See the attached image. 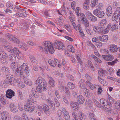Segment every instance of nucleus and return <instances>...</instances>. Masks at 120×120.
<instances>
[{
	"mask_svg": "<svg viewBox=\"0 0 120 120\" xmlns=\"http://www.w3.org/2000/svg\"><path fill=\"white\" fill-rule=\"evenodd\" d=\"M35 84L38 86H36V90L39 92H41L42 90L45 91L47 89V83L45 79L42 77H38L35 81Z\"/></svg>",
	"mask_w": 120,
	"mask_h": 120,
	"instance_id": "1",
	"label": "nucleus"
},
{
	"mask_svg": "<svg viewBox=\"0 0 120 120\" xmlns=\"http://www.w3.org/2000/svg\"><path fill=\"white\" fill-rule=\"evenodd\" d=\"M35 84L38 86H36V90L39 92H41L42 90L45 91L47 89V83L45 79L42 77H38L35 81Z\"/></svg>",
	"mask_w": 120,
	"mask_h": 120,
	"instance_id": "2",
	"label": "nucleus"
},
{
	"mask_svg": "<svg viewBox=\"0 0 120 120\" xmlns=\"http://www.w3.org/2000/svg\"><path fill=\"white\" fill-rule=\"evenodd\" d=\"M43 45L44 48L40 46V48L41 50H42L45 53H47L48 51L51 54H53L54 51V48L53 47L52 44L49 41H45L44 42Z\"/></svg>",
	"mask_w": 120,
	"mask_h": 120,
	"instance_id": "3",
	"label": "nucleus"
},
{
	"mask_svg": "<svg viewBox=\"0 0 120 120\" xmlns=\"http://www.w3.org/2000/svg\"><path fill=\"white\" fill-rule=\"evenodd\" d=\"M6 36L10 41H13L15 43L18 44V46L20 48L23 49H25L26 46V44L20 42L19 39L16 38L14 35L8 34L6 35Z\"/></svg>",
	"mask_w": 120,
	"mask_h": 120,
	"instance_id": "4",
	"label": "nucleus"
},
{
	"mask_svg": "<svg viewBox=\"0 0 120 120\" xmlns=\"http://www.w3.org/2000/svg\"><path fill=\"white\" fill-rule=\"evenodd\" d=\"M11 66L13 71H15V72H16L20 75H23V72L21 69V66L18 65L17 62L11 63Z\"/></svg>",
	"mask_w": 120,
	"mask_h": 120,
	"instance_id": "5",
	"label": "nucleus"
},
{
	"mask_svg": "<svg viewBox=\"0 0 120 120\" xmlns=\"http://www.w3.org/2000/svg\"><path fill=\"white\" fill-rule=\"evenodd\" d=\"M32 94H30L29 95V98L30 99V101L32 102L33 103L34 102L35 104L36 102V101H35L34 98H38L39 97V95L38 92L41 93V92H39L36 90V88H33L32 89Z\"/></svg>",
	"mask_w": 120,
	"mask_h": 120,
	"instance_id": "6",
	"label": "nucleus"
},
{
	"mask_svg": "<svg viewBox=\"0 0 120 120\" xmlns=\"http://www.w3.org/2000/svg\"><path fill=\"white\" fill-rule=\"evenodd\" d=\"M12 75H7V78L5 80V82L10 84H15L16 82H18L16 81V79Z\"/></svg>",
	"mask_w": 120,
	"mask_h": 120,
	"instance_id": "7",
	"label": "nucleus"
},
{
	"mask_svg": "<svg viewBox=\"0 0 120 120\" xmlns=\"http://www.w3.org/2000/svg\"><path fill=\"white\" fill-rule=\"evenodd\" d=\"M25 110L29 112H32L34 110L35 107L33 104L30 102L26 104L24 106Z\"/></svg>",
	"mask_w": 120,
	"mask_h": 120,
	"instance_id": "8",
	"label": "nucleus"
},
{
	"mask_svg": "<svg viewBox=\"0 0 120 120\" xmlns=\"http://www.w3.org/2000/svg\"><path fill=\"white\" fill-rule=\"evenodd\" d=\"M53 44L55 47L59 50H61L65 48L64 44L60 41L55 40L54 41Z\"/></svg>",
	"mask_w": 120,
	"mask_h": 120,
	"instance_id": "9",
	"label": "nucleus"
},
{
	"mask_svg": "<svg viewBox=\"0 0 120 120\" xmlns=\"http://www.w3.org/2000/svg\"><path fill=\"white\" fill-rule=\"evenodd\" d=\"M103 28V27L99 26L94 27L93 28V30L95 32L99 34H105Z\"/></svg>",
	"mask_w": 120,
	"mask_h": 120,
	"instance_id": "10",
	"label": "nucleus"
},
{
	"mask_svg": "<svg viewBox=\"0 0 120 120\" xmlns=\"http://www.w3.org/2000/svg\"><path fill=\"white\" fill-rule=\"evenodd\" d=\"M15 93L14 91L11 89H8L6 92V96L8 98L11 99L15 96Z\"/></svg>",
	"mask_w": 120,
	"mask_h": 120,
	"instance_id": "11",
	"label": "nucleus"
},
{
	"mask_svg": "<svg viewBox=\"0 0 120 120\" xmlns=\"http://www.w3.org/2000/svg\"><path fill=\"white\" fill-rule=\"evenodd\" d=\"M21 69L22 70V69L24 71V72L25 73L28 74L30 72V69L28 65L27 64L25 63L21 65Z\"/></svg>",
	"mask_w": 120,
	"mask_h": 120,
	"instance_id": "12",
	"label": "nucleus"
},
{
	"mask_svg": "<svg viewBox=\"0 0 120 120\" xmlns=\"http://www.w3.org/2000/svg\"><path fill=\"white\" fill-rule=\"evenodd\" d=\"M86 14L88 18L90 21H97V17L93 15L90 12H87Z\"/></svg>",
	"mask_w": 120,
	"mask_h": 120,
	"instance_id": "13",
	"label": "nucleus"
},
{
	"mask_svg": "<svg viewBox=\"0 0 120 120\" xmlns=\"http://www.w3.org/2000/svg\"><path fill=\"white\" fill-rule=\"evenodd\" d=\"M102 56L103 59L108 61H112L114 59V56L111 55H103Z\"/></svg>",
	"mask_w": 120,
	"mask_h": 120,
	"instance_id": "14",
	"label": "nucleus"
},
{
	"mask_svg": "<svg viewBox=\"0 0 120 120\" xmlns=\"http://www.w3.org/2000/svg\"><path fill=\"white\" fill-rule=\"evenodd\" d=\"M2 114V120H11V118L8 117L9 114L7 112L4 111Z\"/></svg>",
	"mask_w": 120,
	"mask_h": 120,
	"instance_id": "15",
	"label": "nucleus"
},
{
	"mask_svg": "<svg viewBox=\"0 0 120 120\" xmlns=\"http://www.w3.org/2000/svg\"><path fill=\"white\" fill-rule=\"evenodd\" d=\"M85 82L84 81L83 79H81L78 83V85L82 89L86 90L87 89L86 88L85 85Z\"/></svg>",
	"mask_w": 120,
	"mask_h": 120,
	"instance_id": "16",
	"label": "nucleus"
},
{
	"mask_svg": "<svg viewBox=\"0 0 120 120\" xmlns=\"http://www.w3.org/2000/svg\"><path fill=\"white\" fill-rule=\"evenodd\" d=\"M110 50L112 52H116L118 50L117 46L115 45H111L109 46Z\"/></svg>",
	"mask_w": 120,
	"mask_h": 120,
	"instance_id": "17",
	"label": "nucleus"
},
{
	"mask_svg": "<svg viewBox=\"0 0 120 120\" xmlns=\"http://www.w3.org/2000/svg\"><path fill=\"white\" fill-rule=\"evenodd\" d=\"M79 103L77 102H73L71 103L70 105L74 110H78L79 109Z\"/></svg>",
	"mask_w": 120,
	"mask_h": 120,
	"instance_id": "18",
	"label": "nucleus"
},
{
	"mask_svg": "<svg viewBox=\"0 0 120 120\" xmlns=\"http://www.w3.org/2000/svg\"><path fill=\"white\" fill-rule=\"evenodd\" d=\"M112 8L111 6L108 5L106 9V14L107 16H109L111 15L112 13Z\"/></svg>",
	"mask_w": 120,
	"mask_h": 120,
	"instance_id": "19",
	"label": "nucleus"
},
{
	"mask_svg": "<svg viewBox=\"0 0 120 120\" xmlns=\"http://www.w3.org/2000/svg\"><path fill=\"white\" fill-rule=\"evenodd\" d=\"M47 102L48 105L52 107L53 109H54L55 108V105L53 103V101L50 98H48L47 100Z\"/></svg>",
	"mask_w": 120,
	"mask_h": 120,
	"instance_id": "20",
	"label": "nucleus"
},
{
	"mask_svg": "<svg viewBox=\"0 0 120 120\" xmlns=\"http://www.w3.org/2000/svg\"><path fill=\"white\" fill-rule=\"evenodd\" d=\"M10 110L14 113L17 112L18 110L16 108V107L14 104L11 103L9 106Z\"/></svg>",
	"mask_w": 120,
	"mask_h": 120,
	"instance_id": "21",
	"label": "nucleus"
},
{
	"mask_svg": "<svg viewBox=\"0 0 120 120\" xmlns=\"http://www.w3.org/2000/svg\"><path fill=\"white\" fill-rule=\"evenodd\" d=\"M44 111L45 114L48 116H49L50 113L49 112V108L47 105H45L43 107Z\"/></svg>",
	"mask_w": 120,
	"mask_h": 120,
	"instance_id": "22",
	"label": "nucleus"
},
{
	"mask_svg": "<svg viewBox=\"0 0 120 120\" xmlns=\"http://www.w3.org/2000/svg\"><path fill=\"white\" fill-rule=\"evenodd\" d=\"M78 100L79 103V104H81L83 103L84 102L85 99L83 97L82 95H79L78 96L77 98Z\"/></svg>",
	"mask_w": 120,
	"mask_h": 120,
	"instance_id": "23",
	"label": "nucleus"
},
{
	"mask_svg": "<svg viewBox=\"0 0 120 120\" xmlns=\"http://www.w3.org/2000/svg\"><path fill=\"white\" fill-rule=\"evenodd\" d=\"M13 10L14 11L17 12H22L23 11H24L25 10L22 9L21 8L18 6H15V7L13 8Z\"/></svg>",
	"mask_w": 120,
	"mask_h": 120,
	"instance_id": "24",
	"label": "nucleus"
},
{
	"mask_svg": "<svg viewBox=\"0 0 120 120\" xmlns=\"http://www.w3.org/2000/svg\"><path fill=\"white\" fill-rule=\"evenodd\" d=\"M100 40L103 42H105L108 40V36L107 35H103L100 36Z\"/></svg>",
	"mask_w": 120,
	"mask_h": 120,
	"instance_id": "25",
	"label": "nucleus"
},
{
	"mask_svg": "<svg viewBox=\"0 0 120 120\" xmlns=\"http://www.w3.org/2000/svg\"><path fill=\"white\" fill-rule=\"evenodd\" d=\"M79 120H87V117L82 112H79Z\"/></svg>",
	"mask_w": 120,
	"mask_h": 120,
	"instance_id": "26",
	"label": "nucleus"
},
{
	"mask_svg": "<svg viewBox=\"0 0 120 120\" xmlns=\"http://www.w3.org/2000/svg\"><path fill=\"white\" fill-rule=\"evenodd\" d=\"M9 58L10 59V63L16 62V58L15 55L13 54H11L9 55Z\"/></svg>",
	"mask_w": 120,
	"mask_h": 120,
	"instance_id": "27",
	"label": "nucleus"
},
{
	"mask_svg": "<svg viewBox=\"0 0 120 120\" xmlns=\"http://www.w3.org/2000/svg\"><path fill=\"white\" fill-rule=\"evenodd\" d=\"M49 79V84L52 87H54L55 86V81L51 77L48 76L47 77Z\"/></svg>",
	"mask_w": 120,
	"mask_h": 120,
	"instance_id": "28",
	"label": "nucleus"
},
{
	"mask_svg": "<svg viewBox=\"0 0 120 120\" xmlns=\"http://www.w3.org/2000/svg\"><path fill=\"white\" fill-rule=\"evenodd\" d=\"M115 108L118 110H120V101H115L114 103Z\"/></svg>",
	"mask_w": 120,
	"mask_h": 120,
	"instance_id": "29",
	"label": "nucleus"
},
{
	"mask_svg": "<svg viewBox=\"0 0 120 120\" xmlns=\"http://www.w3.org/2000/svg\"><path fill=\"white\" fill-rule=\"evenodd\" d=\"M62 112L61 110L60 109L58 110L57 112V115L59 120H64L62 119Z\"/></svg>",
	"mask_w": 120,
	"mask_h": 120,
	"instance_id": "30",
	"label": "nucleus"
},
{
	"mask_svg": "<svg viewBox=\"0 0 120 120\" xmlns=\"http://www.w3.org/2000/svg\"><path fill=\"white\" fill-rule=\"evenodd\" d=\"M118 24L117 23H113L111 27V31H114L117 30L118 27Z\"/></svg>",
	"mask_w": 120,
	"mask_h": 120,
	"instance_id": "31",
	"label": "nucleus"
},
{
	"mask_svg": "<svg viewBox=\"0 0 120 120\" xmlns=\"http://www.w3.org/2000/svg\"><path fill=\"white\" fill-rule=\"evenodd\" d=\"M98 0H91L90 6L91 8H94L96 5Z\"/></svg>",
	"mask_w": 120,
	"mask_h": 120,
	"instance_id": "32",
	"label": "nucleus"
},
{
	"mask_svg": "<svg viewBox=\"0 0 120 120\" xmlns=\"http://www.w3.org/2000/svg\"><path fill=\"white\" fill-rule=\"evenodd\" d=\"M107 20L106 19H104L102 20L99 23V26L102 27H104V26L107 23Z\"/></svg>",
	"mask_w": 120,
	"mask_h": 120,
	"instance_id": "33",
	"label": "nucleus"
},
{
	"mask_svg": "<svg viewBox=\"0 0 120 120\" xmlns=\"http://www.w3.org/2000/svg\"><path fill=\"white\" fill-rule=\"evenodd\" d=\"M16 81H17L18 82H16V84L17 83V85L19 86V87L21 88H23L24 86V85L23 82L19 81L18 80L16 79Z\"/></svg>",
	"mask_w": 120,
	"mask_h": 120,
	"instance_id": "34",
	"label": "nucleus"
},
{
	"mask_svg": "<svg viewBox=\"0 0 120 120\" xmlns=\"http://www.w3.org/2000/svg\"><path fill=\"white\" fill-rule=\"evenodd\" d=\"M64 116L65 119L66 120H70V117L68 113L66 110H65L64 111Z\"/></svg>",
	"mask_w": 120,
	"mask_h": 120,
	"instance_id": "35",
	"label": "nucleus"
},
{
	"mask_svg": "<svg viewBox=\"0 0 120 120\" xmlns=\"http://www.w3.org/2000/svg\"><path fill=\"white\" fill-rule=\"evenodd\" d=\"M103 105L106 106L110 108L112 106V105L111 103L108 102V100L105 99V101H104Z\"/></svg>",
	"mask_w": 120,
	"mask_h": 120,
	"instance_id": "36",
	"label": "nucleus"
},
{
	"mask_svg": "<svg viewBox=\"0 0 120 120\" xmlns=\"http://www.w3.org/2000/svg\"><path fill=\"white\" fill-rule=\"evenodd\" d=\"M0 101L2 104L5 105L8 104V102H6L4 98V96L3 95H1L0 97Z\"/></svg>",
	"mask_w": 120,
	"mask_h": 120,
	"instance_id": "37",
	"label": "nucleus"
},
{
	"mask_svg": "<svg viewBox=\"0 0 120 120\" xmlns=\"http://www.w3.org/2000/svg\"><path fill=\"white\" fill-rule=\"evenodd\" d=\"M48 62L49 65L52 67L54 68L56 66V64L54 60H49Z\"/></svg>",
	"mask_w": 120,
	"mask_h": 120,
	"instance_id": "38",
	"label": "nucleus"
},
{
	"mask_svg": "<svg viewBox=\"0 0 120 120\" xmlns=\"http://www.w3.org/2000/svg\"><path fill=\"white\" fill-rule=\"evenodd\" d=\"M68 50L69 51L72 53L74 52L75 50L73 47L72 45H69L67 47Z\"/></svg>",
	"mask_w": 120,
	"mask_h": 120,
	"instance_id": "39",
	"label": "nucleus"
},
{
	"mask_svg": "<svg viewBox=\"0 0 120 120\" xmlns=\"http://www.w3.org/2000/svg\"><path fill=\"white\" fill-rule=\"evenodd\" d=\"M112 24L111 23H109L107 26V28L104 30L105 34L107 33L109 30L110 29H111V28L112 27Z\"/></svg>",
	"mask_w": 120,
	"mask_h": 120,
	"instance_id": "40",
	"label": "nucleus"
},
{
	"mask_svg": "<svg viewBox=\"0 0 120 120\" xmlns=\"http://www.w3.org/2000/svg\"><path fill=\"white\" fill-rule=\"evenodd\" d=\"M120 15V14L117 13V14H115L114 13L113 15L112 19L115 20H116L117 19H118Z\"/></svg>",
	"mask_w": 120,
	"mask_h": 120,
	"instance_id": "41",
	"label": "nucleus"
},
{
	"mask_svg": "<svg viewBox=\"0 0 120 120\" xmlns=\"http://www.w3.org/2000/svg\"><path fill=\"white\" fill-rule=\"evenodd\" d=\"M80 10V8L79 7H77L76 8L75 12L76 15L78 16H80L81 14Z\"/></svg>",
	"mask_w": 120,
	"mask_h": 120,
	"instance_id": "42",
	"label": "nucleus"
},
{
	"mask_svg": "<svg viewBox=\"0 0 120 120\" xmlns=\"http://www.w3.org/2000/svg\"><path fill=\"white\" fill-rule=\"evenodd\" d=\"M11 51L10 52L11 53H14L15 54H17L19 52V50L18 48L15 47L14 48H12L11 50Z\"/></svg>",
	"mask_w": 120,
	"mask_h": 120,
	"instance_id": "43",
	"label": "nucleus"
},
{
	"mask_svg": "<svg viewBox=\"0 0 120 120\" xmlns=\"http://www.w3.org/2000/svg\"><path fill=\"white\" fill-rule=\"evenodd\" d=\"M118 62V60L117 59H116L115 60L111 62H108L107 63L109 65L113 66Z\"/></svg>",
	"mask_w": 120,
	"mask_h": 120,
	"instance_id": "44",
	"label": "nucleus"
},
{
	"mask_svg": "<svg viewBox=\"0 0 120 120\" xmlns=\"http://www.w3.org/2000/svg\"><path fill=\"white\" fill-rule=\"evenodd\" d=\"M27 43L30 45L34 46H35L36 45V43L35 42H34L30 40L28 41L27 42Z\"/></svg>",
	"mask_w": 120,
	"mask_h": 120,
	"instance_id": "45",
	"label": "nucleus"
},
{
	"mask_svg": "<svg viewBox=\"0 0 120 120\" xmlns=\"http://www.w3.org/2000/svg\"><path fill=\"white\" fill-rule=\"evenodd\" d=\"M1 63L4 64H7L8 63L9 61L6 58H2L1 60Z\"/></svg>",
	"mask_w": 120,
	"mask_h": 120,
	"instance_id": "46",
	"label": "nucleus"
},
{
	"mask_svg": "<svg viewBox=\"0 0 120 120\" xmlns=\"http://www.w3.org/2000/svg\"><path fill=\"white\" fill-rule=\"evenodd\" d=\"M54 60L55 61L56 64L60 68L61 67L62 65L61 62L55 58L54 59Z\"/></svg>",
	"mask_w": 120,
	"mask_h": 120,
	"instance_id": "47",
	"label": "nucleus"
},
{
	"mask_svg": "<svg viewBox=\"0 0 120 120\" xmlns=\"http://www.w3.org/2000/svg\"><path fill=\"white\" fill-rule=\"evenodd\" d=\"M2 58H6L8 57L7 54L5 52L2 51L0 55Z\"/></svg>",
	"mask_w": 120,
	"mask_h": 120,
	"instance_id": "48",
	"label": "nucleus"
},
{
	"mask_svg": "<svg viewBox=\"0 0 120 120\" xmlns=\"http://www.w3.org/2000/svg\"><path fill=\"white\" fill-rule=\"evenodd\" d=\"M99 13L97 16L100 18H102L105 15V12L104 11H100Z\"/></svg>",
	"mask_w": 120,
	"mask_h": 120,
	"instance_id": "49",
	"label": "nucleus"
},
{
	"mask_svg": "<svg viewBox=\"0 0 120 120\" xmlns=\"http://www.w3.org/2000/svg\"><path fill=\"white\" fill-rule=\"evenodd\" d=\"M6 6L7 7L9 8L10 9H12L13 8L12 4L10 2H9L6 3Z\"/></svg>",
	"mask_w": 120,
	"mask_h": 120,
	"instance_id": "50",
	"label": "nucleus"
},
{
	"mask_svg": "<svg viewBox=\"0 0 120 120\" xmlns=\"http://www.w3.org/2000/svg\"><path fill=\"white\" fill-rule=\"evenodd\" d=\"M68 87L70 89H73L75 87V85L72 83L68 82Z\"/></svg>",
	"mask_w": 120,
	"mask_h": 120,
	"instance_id": "51",
	"label": "nucleus"
},
{
	"mask_svg": "<svg viewBox=\"0 0 120 120\" xmlns=\"http://www.w3.org/2000/svg\"><path fill=\"white\" fill-rule=\"evenodd\" d=\"M65 86L61 85H60L59 87V90L61 92L63 91L65 89Z\"/></svg>",
	"mask_w": 120,
	"mask_h": 120,
	"instance_id": "52",
	"label": "nucleus"
},
{
	"mask_svg": "<svg viewBox=\"0 0 120 120\" xmlns=\"http://www.w3.org/2000/svg\"><path fill=\"white\" fill-rule=\"evenodd\" d=\"M22 12H18L17 13L13 15L14 16H18L19 17H22Z\"/></svg>",
	"mask_w": 120,
	"mask_h": 120,
	"instance_id": "53",
	"label": "nucleus"
},
{
	"mask_svg": "<svg viewBox=\"0 0 120 120\" xmlns=\"http://www.w3.org/2000/svg\"><path fill=\"white\" fill-rule=\"evenodd\" d=\"M100 10L96 9L94 10L93 13L94 15L97 16L98 14H99V13H100Z\"/></svg>",
	"mask_w": 120,
	"mask_h": 120,
	"instance_id": "54",
	"label": "nucleus"
},
{
	"mask_svg": "<svg viewBox=\"0 0 120 120\" xmlns=\"http://www.w3.org/2000/svg\"><path fill=\"white\" fill-rule=\"evenodd\" d=\"M107 72L106 70H102L100 75L101 76H104L106 75Z\"/></svg>",
	"mask_w": 120,
	"mask_h": 120,
	"instance_id": "55",
	"label": "nucleus"
},
{
	"mask_svg": "<svg viewBox=\"0 0 120 120\" xmlns=\"http://www.w3.org/2000/svg\"><path fill=\"white\" fill-rule=\"evenodd\" d=\"M24 83L29 86H31L32 85V82L29 80H24Z\"/></svg>",
	"mask_w": 120,
	"mask_h": 120,
	"instance_id": "56",
	"label": "nucleus"
},
{
	"mask_svg": "<svg viewBox=\"0 0 120 120\" xmlns=\"http://www.w3.org/2000/svg\"><path fill=\"white\" fill-rule=\"evenodd\" d=\"M23 106L22 104L21 103L18 104V108L21 111H22L23 109Z\"/></svg>",
	"mask_w": 120,
	"mask_h": 120,
	"instance_id": "57",
	"label": "nucleus"
},
{
	"mask_svg": "<svg viewBox=\"0 0 120 120\" xmlns=\"http://www.w3.org/2000/svg\"><path fill=\"white\" fill-rule=\"evenodd\" d=\"M98 40H100V36L98 37L93 38L92 39V41L94 42L97 41Z\"/></svg>",
	"mask_w": 120,
	"mask_h": 120,
	"instance_id": "58",
	"label": "nucleus"
},
{
	"mask_svg": "<svg viewBox=\"0 0 120 120\" xmlns=\"http://www.w3.org/2000/svg\"><path fill=\"white\" fill-rule=\"evenodd\" d=\"M82 22L85 25L86 27H88L89 26V23L88 21L86 19L84 20Z\"/></svg>",
	"mask_w": 120,
	"mask_h": 120,
	"instance_id": "59",
	"label": "nucleus"
},
{
	"mask_svg": "<svg viewBox=\"0 0 120 120\" xmlns=\"http://www.w3.org/2000/svg\"><path fill=\"white\" fill-rule=\"evenodd\" d=\"M5 49L8 51L10 52L11 51V50L12 49L11 46L8 45V46H5Z\"/></svg>",
	"mask_w": 120,
	"mask_h": 120,
	"instance_id": "60",
	"label": "nucleus"
},
{
	"mask_svg": "<svg viewBox=\"0 0 120 120\" xmlns=\"http://www.w3.org/2000/svg\"><path fill=\"white\" fill-rule=\"evenodd\" d=\"M81 16L80 19L82 20V22L84 20H85L86 19L85 15L82 13H81L80 14Z\"/></svg>",
	"mask_w": 120,
	"mask_h": 120,
	"instance_id": "61",
	"label": "nucleus"
},
{
	"mask_svg": "<svg viewBox=\"0 0 120 120\" xmlns=\"http://www.w3.org/2000/svg\"><path fill=\"white\" fill-rule=\"evenodd\" d=\"M89 3H84L83 5V8L85 9H88L89 8Z\"/></svg>",
	"mask_w": 120,
	"mask_h": 120,
	"instance_id": "62",
	"label": "nucleus"
},
{
	"mask_svg": "<svg viewBox=\"0 0 120 120\" xmlns=\"http://www.w3.org/2000/svg\"><path fill=\"white\" fill-rule=\"evenodd\" d=\"M1 70H2V71L4 72H7L8 71V68L7 67H4L2 68Z\"/></svg>",
	"mask_w": 120,
	"mask_h": 120,
	"instance_id": "63",
	"label": "nucleus"
},
{
	"mask_svg": "<svg viewBox=\"0 0 120 120\" xmlns=\"http://www.w3.org/2000/svg\"><path fill=\"white\" fill-rule=\"evenodd\" d=\"M103 6V5L102 4L99 3L98 5H97L96 9L101 10Z\"/></svg>",
	"mask_w": 120,
	"mask_h": 120,
	"instance_id": "64",
	"label": "nucleus"
}]
</instances>
